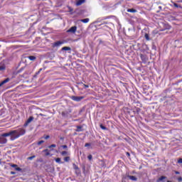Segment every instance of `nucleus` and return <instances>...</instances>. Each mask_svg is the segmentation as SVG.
Listing matches in <instances>:
<instances>
[{"label":"nucleus","mask_w":182,"mask_h":182,"mask_svg":"<svg viewBox=\"0 0 182 182\" xmlns=\"http://www.w3.org/2000/svg\"><path fill=\"white\" fill-rule=\"evenodd\" d=\"M89 21H90L89 18H84V19L80 20V22H82L83 23H87Z\"/></svg>","instance_id":"4468645a"},{"label":"nucleus","mask_w":182,"mask_h":182,"mask_svg":"<svg viewBox=\"0 0 182 182\" xmlns=\"http://www.w3.org/2000/svg\"><path fill=\"white\" fill-rule=\"evenodd\" d=\"M61 156H67L68 151H63L60 152Z\"/></svg>","instance_id":"b1692460"},{"label":"nucleus","mask_w":182,"mask_h":182,"mask_svg":"<svg viewBox=\"0 0 182 182\" xmlns=\"http://www.w3.org/2000/svg\"><path fill=\"white\" fill-rule=\"evenodd\" d=\"M43 153H46V156H50V153L48 149H45L43 151Z\"/></svg>","instance_id":"f3484780"},{"label":"nucleus","mask_w":182,"mask_h":182,"mask_svg":"<svg viewBox=\"0 0 182 182\" xmlns=\"http://www.w3.org/2000/svg\"><path fill=\"white\" fill-rule=\"evenodd\" d=\"M77 31V27L76 26H72L70 29L67 31L68 33H76Z\"/></svg>","instance_id":"7ed1b4c3"},{"label":"nucleus","mask_w":182,"mask_h":182,"mask_svg":"<svg viewBox=\"0 0 182 182\" xmlns=\"http://www.w3.org/2000/svg\"><path fill=\"white\" fill-rule=\"evenodd\" d=\"M1 2H4V0H1Z\"/></svg>","instance_id":"c03bdc74"},{"label":"nucleus","mask_w":182,"mask_h":182,"mask_svg":"<svg viewBox=\"0 0 182 182\" xmlns=\"http://www.w3.org/2000/svg\"><path fill=\"white\" fill-rule=\"evenodd\" d=\"M178 163L180 164H182V159H178Z\"/></svg>","instance_id":"c9c22d12"},{"label":"nucleus","mask_w":182,"mask_h":182,"mask_svg":"<svg viewBox=\"0 0 182 182\" xmlns=\"http://www.w3.org/2000/svg\"><path fill=\"white\" fill-rule=\"evenodd\" d=\"M28 58L30 60H35L36 59V57L33 56V55H31V56H28Z\"/></svg>","instance_id":"aec40b11"},{"label":"nucleus","mask_w":182,"mask_h":182,"mask_svg":"<svg viewBox=\"0 0 182 182\" xmlns=\"http://www.w3.org/2000/svg\"><path fill=\"white\" fill-rule=\"evenodd\" d=\"M167 182H171V181H168Z\"/></svg>","instance_id":"49530a36"},{"label":"nucleus","mask_w":182,"mask_h":182,"mask_svg":"<svg viewBox=\"0 0 182 182\" xmlns=\"http://www.w3.org/2000/svg\"><path fill=\"white\" fill-rule=\"evenodd\" d=\"M100 127L102 130H106V129H107L106 127L103 126V124H100Z\"/></svg>","instance_id":"a878e982"},{"label":"nucleus","mask_w":182,"mask_h":182,"mask_svg":"<svg viewBox=\"0 0 182 182\" xmlns=\"http://www.w3.org/2000/svg\"><path fill=\"white\" fill-rule=\"evenodd\" d=\"M71 99L74 100V102H80V100L83 99V97L72 96Z\"/></svg>","instance_id":"39448f33"},{"label":"nucleus","mask_w":182,"mask_h":182,"mask_svg":"<svg viewBox=\"0 0 182 182\" xmlns=\"http://www.w3.org/2000/svg\"><path fill=\"white\" fill-rule=\"evenodd\" d=\"M9 80H11V79L6 78V80H3V81L0 83V85H1V86H4V85H5V83H8V82H9Z\"/></svg>","instance_id":"9d476101"},{"label":"nucleus","mask_w":182,"mask_h":182,"mask_svg":"<svg viewBox=\"0 0 182 182\" xmlns=\"http://www.w3.org/2000/svg\"><path fill=\"white\" fill-rule=\"evenodd\" d=\"M42 71V68L40 69V72Z\"/></svg>","instance_id":"37998d69"},{"label":"nucleus","mask_w":182,"mask_h":182,"mask_svg":"<svg viewBox=\"0 0 182 182\" xmlns=\"http://www.w3.org/2000/svg\"><path fill=\"white\" fill-rule=\"evenodd\" d=\"M144 38L146 41H150V36H149V33H145Z\"/></svg>","instance_id":"6ab92c4d"},{"label":"nucleus","mask_w":182,"mask_h":182,"mask_svg":"<svg viewBox=\"0 0 182 182\" xmlns=\"http://www.w3.org/2000/svg\"><path fill=\"white\" fill-rule=\"evenodd\" d=\"M85 0H78V1L76 2L75 5H76L77 6H80V5H82V4H85Z\"/></svg>","instance_id":"6e6552de"},{"label":"nucleus","mask_w":182,"mask_h":182,"mask_svg":"<svg viewBox=\"0 0 182 182\" xmlns=\"http://www.w3.org/2000/svg\"><path fill=\"white\" fill-rule=\"evenodd\" d=\"M128 178H129V180H132V181H136L137 180V178H136V176H127Z\"/></svg>","instance_id":"f8f14e48"},{"label":"nucleus","mask_w":182,"mask_h":182,"mask_svg":"<svg viewBox=\"0 0 182 182\" xmlns=\"http://www.w3.org/2000/svg\"><path fill=\"white\" fill-rule=\"evenodd\" d=\"M61 50H72V48L70 47H63Z\"/></svg>","instance_id":"dca6fc26"},{"label":"nucleus","mask_w":182,"mask_h":182,"mask_svg":"<svg viewBox=\"0 0 182 182\" xmlns=\"http://www.w3.org/2000/svg\"><path fill=\"white\" fill-rule=\"evenodd\" d=\"M35 157H36L35 155L32 156H30V157L28 158V160H33V159H35Z\"/></svg>","instance_id":"c756f323"},{"label":"nucleus","mask_w":182,"mask_h":182,"mask_svg":"<svg viewBox=\"0 0 182 182\" xmlns=\"http://www.w3.org/2000/svg\"><path fill=\"white\" fill-rule=\"evenodd\" d=\"M92 158H93V156H92V155H89L87 156L88 160H92Z\"/></svg>","instance_id":"72a5a7b5"},{"label":"nucleus","mask_w":182,"mask_h":182,"mask_svg":"<svg viewBox=\"0 0 182 182\" xmlns=\"http://www.w3.org/2000/svg\"><path fill=\"white\" fill-rule=\"evenodd\" d=\"M6 67L5 65H0V72H2V70H5Z\"/></svg>","instance_id":"4be33fe9"},{"label":"nucleus","mask_w":182,"mask_h":182,"mask_svg":"<svg viewBox=\"0 0 182 182\" xmlns=\"http://www.w3.org/2000/svg\"><path fill=\"white\" fill-rule=\"evenodd\" d=\"M48 147H49V149H52V147H56V144H51Z\"/></svg>","instance_id":"473e14b6"},{"label":"nucleus","mask_w":182,"mask_h":182,"mask_svg":"<svg viewBox=\"0 0 182 182\" xmlns=\"http://www.w3.org/2000/svg\"><path fill=\"white\" fill-rule=\"evenodd\" d=\"M175 173H176V174H180V172H178V171H175Z\"/></svg>","instance_id":"a19ab883"},{"label":"nucleus","mask_w":182,"mask_h":182,"mask_svg":"<svg viewBox=\"0 0 182 182\" xmlns=\"http://www.w3.org/2000/svg\"><path fill=\"white\" fill-rule=\"evenodd\" d=\"M29 125V122H28L27 121L25 122V124H23V127H28V126Z\"/></svg>","instance_id":"c85d7f7f"},{"label":"nucleus","mask_w":182,"mask_h":182,"mask_svg":"<svg viewBox=\"0 0 182 182\" xmlns=\"http://www.w3.org/2000/svg\"><path fill=\"white\" fill-rule=\"evenodd\" d=\"M127 156H128V157H129L130 154L129 152H127Z\"/></svg>","instance_id":"ea45409f"},{"label":"nucleus","mask_w":182,"mask_h":182,"mask_svg":"<svg viewBox=\"0 0 182 182\" xmlns=\"http://www.w3.org/2000/svg\"><path fill=\"white\" fill-rule=\"evenodd\" d=\"M2 85L0 84V87H1Z\"/></svg>","instance_id":"a18cd8bd"},{"label":"nucleus","mask_w":182,"mask_h":182,"mask_svg":"<svg viewBox=\"0 0 182 182\" xmlns=\"http://www.w3.org/2000/svg\"><path fill=\"white\" fill-rule=\"evenodd\" d=\"M77 132H82V127H80V126H77Z\"/></svg>","instance_id":"cd10ccee"},{"label":"nucleus","mask_w":182,"mask_h":182,"mask_svg":"<svg viewBox=\"0 0 182 182\" xmlns=\"http://www.w3.org/2000/svg\"><path fill=\"white\" fill-rule=\"evenodd\" d=\"M89 146H90V144L86 143L85 145V147H89Z\"/></svg>","instance_id":"f704fd0d"},{"label":"nucleus","mask_w":182,"mask_h":182,"mask_svg":"<svg viewBox=\"0 0 182 182\" xmlns=\"http://www.w3.org/2000/svg\"><path fill=\"white\" fill-rule=\"evenodd\" d=\"M33 120V117H30L28 119H27V122L29 124L31 122H32Z\"/></svg>","instance_id":"412c9836"},{"label":"nucleus","mask_w":182,"mask_h":182,"mask_svg":"<svg viewBox=\"0 0 182 182\" xmlns=\"http://www.w3.org/2000/svg\"><path fill=\"white\" fill-rule=\"evenodd\" d=\"M2 136H4V138L5 137H9L10 136V140H11L12 141H14V132L13 131H10L9 132H6V133H4V134H1Z\"/></svg>","instance_id":"f03ea898"},{"label":"nucleus","mask_w":182,"mask_h":182,"mask_svg":"<svg viewBox=\"0 0 182 182\" xmlns=\"http://www.w3.org/2000/svg\"><path fill=\"white\" fill-rule=\"evenodd\" d=\"M140 58L142 62H146V60H147V57L143 54H140Z\"/></svg>","instance_id":"1a4fd4ad"},{"label":"nucleus","mask_w":182,"mask_h":182,"mask_svg":"<svg viewBox=\"0 0 182 182\" xmlns=\"http://www.w3.org/2000/svg\"><path fill=\"white\" fill-rule=\"evenodd\" d=\"M13 131V139L16 140V139H19L21 136H24L26 133V129L23 127H19L17 129L12 130Z\"/></svg>","instance_id":"f257e3e1"},{"label":"nucleus","mask_w":182,"mask_h":182,"mask_svg":"<svg viewBox=\"0 0 182 182\" xmlns=\"http://www.w3.org/2000/svg\"><path fill=\"white\" fill-rule=\"evenodd\" d=\"M11 167H13V168H15L16 171H22V168L18 167V165L16 164H10Z\"/></svg>","instance_id":"0eeeda50"},{"label":"nucleus","mask_w":182,"mask_h":182,"mask_svg":"<svg viewBox=\"0 0 182 182\" xmlns=\"http://www.w3.org/2000/svg\"><path fill=\"white\" fill-rule=\"evenodd\" d=\"M8 139L4 138L2 135L0 136V144H6Z\"/></svg>","instance_id":"423d86ee"},{"label":"nucleus","mask_w":182,"mask_h":182,"mask_svg":"<svg viewBox=\"0 0 182 182\" xmlns=\"http://www.w3.org/2000/svg\"><path fill=\"white\" fill-rule=\"evenodd\" d=\"M178 181H182V178L180 177V178H178Z\"/></svg>","instance_id":"58836bf2"},{"label":"nucleus","mask_w":182,"mask_h":182,"mask_svg":"<svg viewBox=\"0 0 182 182\" xmlns=\"http://www.w3.org/2000/svg\"><path fill=\"white\" fill-rule=\"evenodd\" d=\"M55 162L58 163L59 164H62V161L60 160V158L55 159Z\"/></svg>","instance_id":"5701e85b"},{"label":"nucleus","mask_w":182,"mask_h":182,"mask_svg":"<svg viewBox=\"0 0 182 182\" xmlns=\"http://www.w3.org/2000/svg\"><path fill=\"white\" fill-rule=\"evenodd\" d=\"M49 137H50V136H49V135H47V136H46L44 137V139H46V140H48V139H49Z\"/></svg>","instance_id":"e433bc0d"},{"label":"nucleus","mask_w":182,"mask_h":182,"mask_svg":"<svg viewBox=\"0 0 182 182\" xmlns=\"http://www.w3.org/2000/svg\"><path fill=\"white\" fill-rule=\"evenodd\" d=\"M143 48H144V50H141V52L144 53V52L149 50V46H147V45H144Z\"/></svg>","instance_id":"ddd939ff"},{"label":"nucleus","mask_w":182,"mask_h":182,"mask_svg":"<svg viewBox=\"0 0 182 182\" xmlns=\"http://www.w3.org/2000/svg\"><path fill=\"white\" fill-rule=\"evenodd\" d=\"M173 6H175V8H179L180 9H182V7L181 5H178L176 3H173Z\"/></svg>","instance_id":"a211bd4d"},{"label":"nucleus","mask_w":182,"mask_h":182,"mask_svg":"<svg viewBox=\"0 0 182 182\" xmlns=\"http://www.w3.org/2000/svg\"><path fill=\"white\" fill-rule=\"evenodd\" d=\"M60 147H61L62 149H63V150L68 149V146H67V145H62Z\"/></svg>","instance_id":"bb28decb"},{"label":"nucleus","mask_w":182,"mask_h":182,"mask_svg":"<svg viewBox=\"0 0 182 182\" xmlns=\"http://www.w3.org/2000/svg\"><path fill=\"white\" fill-rule=\"evenodd\" d=\"M166 178H167V177H166V176H161V177L157 180V182L163 181L164 180H166Z\"/></svg>","instance_id":"2eb2a0df"},{"label":"nucleus","mask_w":182,"mask_h":182,"mask_svg":"<svg viewBox=\"0 0 182 182\" xmlns=\"http://www.w3.org/2000/svg\"><path fill=\"white\" fill-rule=\"evenodd\" d=\"M127 12H130L132 14H136V12H137V10L134 9H128Z\"/></svg>","instance_id":"9b49d317"},{"label":"nucleus","mask_w":182,"mask_h":182,"mask_svg":"<svg viewBox=\"0 0 182 182\" xmlns=\"http://www.w3.org/2000/svg\"><path fill=\"white\" fill-rule=\"evenodd\" d=\"M43 143H45V141H43V140L39 141L38 142V146H41V144H42Z\"/></svg>","instance_id":"7c9ffc66"},{"label":"nucleus","mask_w":182,"mask_h":182,"mask_svg":"<svg viewBox=\"0 0 182 182\" xmlns=\"http://www.w3.org/2000/svg\"><path fill=\"white\" fill-rule=\"evenodd\" d=\"M10 174L14 175V174H16V172H14V171H11V172H10Z\"/></svg>","instance_id":"4c0bfd02"},{"label":"nucleus","mask_w":182,"mask_h":182,"mask_svg":"<svg viewBox=\"0 0 182 182\" xmlns=\"http://www.w3.org/2000/svg\"><path fill=\"white\" fill-rule=\"evenodd\" d=\"M40 72H41V71H38V72L37 73V75H39Z\"/></svg>","instance_id":"79ce46f5"},{"label":"nucleus","mask_w":182,"mask_h":182,"mask_svg":"<svg viewBox=\"0 0 182 182\" xmlns=\"http://www.w3.org/2000/svg\"><path fill=\"white\" fill-rule=\"evenodd\" d=\"M69 160H70V157L67 156L64 158V161H66L68 163V161H69Z\"/></svg>","instance_id":"393cba45"},{"label":"nucleus","mask_w":182,"mask_h":182,"mask_svg":"<svg viewBox=\"0 0 182 182\" xmlns=\"http://www.w3.org/2000/svg\"><path fill=\"white\" fill-rule=\"evenodd\" d=\"M61 45H63V42L57 41L53 43V48H60Z\"/></svg>","instance_id":"20e7f679"},{"label":"nucleus","mask_w":182,"mask_h":182,"mask_svg":"<svg viewBox=\"0 0 182 182\" xmlns=\"http://www.w3.org/2000/svg\"><path fill=\"white\" fill-rule=\"evenodd\" d=\"M73 167L75 170H78L79 169V167H77V166H76V164H73Z\"/></svg>","instance_id":"2f4dec72"}]
</instances>
